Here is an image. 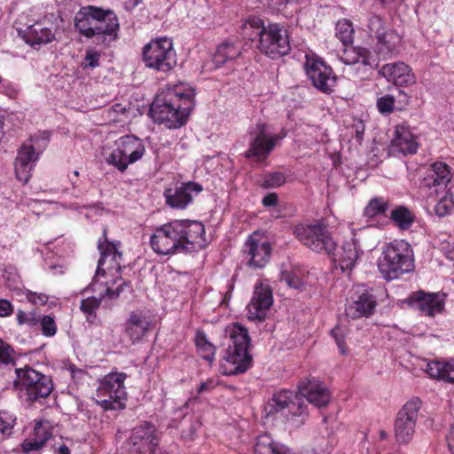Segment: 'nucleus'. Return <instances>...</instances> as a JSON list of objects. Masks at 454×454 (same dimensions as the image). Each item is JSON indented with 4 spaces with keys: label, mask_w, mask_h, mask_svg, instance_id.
Wrapping results in <instances>:
<instances>
[{
    "label": "nucleus",
    "mask_w": 454,
    "mask_h": 454,
    "mask_svg": "<svg viewBox=\"0 0 454 454\" xmlns=\"http://www.w3.org/2000/svg\"><path fill=\"white\" fill-rule=\"evenodd\" d=\"M194 90L179 84L168 88L158 95L153 102L150 112L155 121L168 129L182 127L194 107Z\"/></svg>",
    "instance_id": "obj_3"
},
{
    "label": "nucleus",
    "mask_w": 454,
    "mask_h": 454,
    "mask_svg": "<svg viewBox=\"0 0 454 454\" xmlns=\"http://www.w3.org/2000/svg\"><path fill=\"white\" fill-rule=\"evenodd\" d=\"M395 97L392 95H385L377 100V107L381 114H390L394 110Z\"/></svg>",
    "instance_id": "obj_49"
},
{
    "label": "nucleus",
    "mask_w": 454,
    "mask_h": 454,
    "mask_svg": "<svg viewBox=\"0 0 454 454\" xmlns=\"http://www.w3.org/2000/svg\"><path fill=\"white\" fill-rule=\"evenodd\" d=\"M401 42L400 35L393 29L376 39L375 51L384 59H389L398 52V46Z\"/></svg>",
    "instance_id": "obj_29"
},
{
    "label": "nucleus",
    "mask_w": 454,
    "mask_h": 454,
    "mask_svg": "<svg viewBox=\"0 0 454 454\" xmlns=\"http://www.w3.org/2000/svg\"><path fill=\"white\" fill-rule=\"evenodd\" d=\"M399 96L401 98H400L401 103H403V105H408L409 96L402 90H399Z\"/></svg>",
    "instance_id": "obj_63"
},
{
    "label": "nucleus",
    "mask_w": 454,
    "mask_h": 454,
    "mask_svg": "<svg viewBox=\"0 0 454 454\" xmlns=\"http://www.w3.org/2000/svg\"><path fill=\"white\" fill-rule=\"evenodd\" d=\"M215 384L214 380H208L206 382L200 383V385L198 388V393L201 394L206 391H210L213 388H215Z\"/></svg>",
    "instance_id": "obj_58"
},
{
    "label": "nucleus",
    "mask_w": 454,
    "mask_h": 454,
    "mask_svg": "<svg viewBox=\"0 0 454 454\" xmlns=\"http://www.w3.org/2000/svg\"><path fill=\"white\" fill-rule=\"evenodd\" d=\"M35 434L36 437L34 439H29L24 441V442L21 444L22 450L24 452L28 453L31 451L38 450H40L46 442L49 440L51 434L47 431H43V435L39 437V431L35 429Z\"/></svg>",
    "instance_id": "obj_42"
},
{
    "label": "nucleus",
    "mask_w": 454,
    "mask_h": 454,
    "mask_svg": "<svg viewBox=\"0 0 454 454\" xmlns=\"http://www.w3.org/2000/svg\"><path fill=\"white\" fill-rule=\"evenodd\" d=\"M294 234L311 251L331 255L333 260L339 263L343 272L351 270L363 254L360 240L356 237L345 241L340 248L337 250L336 242L328 229L322 224H299L294 227Z\"/></svg>",
    "instance_id": "obj_1"
},
{
    "label": "nucleus",
    "mask_w": 454,
    "mask_h": 454,
    "mask_svg": "<svg viewBox=\"0 0 454 454\" xmlns=\"http://www.w3.org/2000/svg\"><path fill=\"white\" fill-rule=\"evenodd\" d=\"M352 128L355 129L356 138L358 141H362L363 136L364 133V129H365L363 121L362 120H355L354 123L352 125Z\"/></svg>",
    "instance_id": "obj_56"
},
{
    "label": "nucleus",
    "mask_w": 454,
    "mask_h": 454,
    "mask_svg": "<svg viewBox=\"0 0 454 454\" xmlns=\"http://www.w3.org/2000/svg\"><path fill=\"white\" fill-rule=\"evenodd\" d=\"M55 32L56 29L52 26L47 27L42 21H36L25 29H18V34L33 48H40L54 41Z\"/></svg>",
    "instance_id": "obj_21"
},
{
    "label": "nucleus",
    "mask_w": 454,
    "mask_h": 454,
    "mask_svg": "<svg viewBox=\"0 0 454 454\" xmlns=\"http://www.w3.org/2000/svg\"><path fill=\"white\" fill-rule=\"evenodd\" d=\"M127 375L122 372H112L106 375L97 389V403L104 410H122L126 399L124 380Z\"/></svg>",
    "instance_id": "obj_9"
},
{
    "label": "nucleus",
    "mask_w": 454,
    "mask_h": 454,
    "mask_svg": "<svg viewBox=\"0 0 454 454\" xmlns=\"http://www.w3.org/2000/svg\"><path fill=\"white\" fill-rule=\"evenodd\" d=\"M98 249L101 253V256L98 262L97 270L93 278V283L90 284V289L95 292V285L96 279L98 276H105L106 270L103 268V265L106 263V260L110 258V262H114V266L117 270H121V264L119 260L121 259L122 254L117 250L115 244L107 241L106 237V229L103 230V237L98 239Z\"/></svg>",
    "instance_id": "obj_24"
},
{
    "label": "nucleus",
    "mask_w": 454,
    "mask_h": 454,
    "mask_svg": "<svg viewBox=\"0 0 454 454\" xmlns=\"http://www.w3.org/2000/svg\"><path fill=\"white\" fill-rule=\"evenodd\" d=\"M299 395L317 407L326 406L331 399L328 388L316 380H307L299 385Z\"/></svg>",
    "instance_id": "obj_25"
},
{
    "label": "nucleus",
    "mask_w": 454,
    "mask_h": 454,
    "mask_svg": "<svg viewBox=\"0 0 454 454\" xmlns=\"http://www.w3.org/2000/svg\"><path fill=\"white\" fill-rule=\"evenodd\" d=\"M446 254L450 260L454 261V242L452 245H450L449 247L447 248Z\"/></svg>",
    "instance_id": "obj_62"
},
{
    "label": "nucleus",
    "mask_w": 454,
    "mask_h": 454,
    "mask_svg": "<svg viewBox=\"0 0 454 454\" xmlns=\"http://www.w3.org/2000/svg\"><path fill=\"white\" fill-rule=\"evenodd\" d=\"M280 413L287 420H293L296 426L304 423L309 416L307 405L298 393L283 389L275 393L267 406L268 415Z\"/></svg>",
    "instance_id": "obj_7"
},
{
    "label": "nucleus",
    "mask_w": 454,
    "mask_h": 454,
    "mask_svg": "<svg viewBox=\"0 0 454 454\" xmlns=\"http://www.w3.org/2000/svg\"><path fill=\"white\" fill-rule=\"evenodd\" d=\"M388 202L383 198H374L369 201L364 208V215L368 217H373L385 214L388 209Z\"/></svg>",
    "instance_id": "obj_41"
},
{
    "label": "nucleus",
    "mask_w": 454,
    "mask_h": 454,
    "mask_svg": "<svg viewBox=\"0 0 454 454\" xmlns=\"http://www.w3.org/2000/svg\"><path fill=\"white\" fill-rule=\"evenodd\" d=\"M26 295L27 300L34 304H45L48 301V296L44 294L27 291Z\"/></svg>",
    "instance_id": "obj_52"
},
{
    "label": "nucleus",
    "mask_w": 454,
    "mask_h": 454,
    "mask_svg": "<svg viewBox=\"0 0 454 454\" xmlns=\"http://www.w3.org/2000/svg\"><path fill=\"white\" fill-rule=\"evenodd\" d=\"M441 193H444V195L434 206V212L438 216L443 217L451 212L454 202L452 197L449 195L448 191L441 192Z\"/></svg>",
    "instance_id": "obj_44"
},
{
    "label": "nucleus",
    "mask_w": 454,
    "mask_h": 454,
    "mask_svg": "<svg viewBox=\"0 0 454 454\" xmlns=\"http://www.w3.org/2000/svg\"><path fill=\"white\" fill-rule=\"evenodd\" d=\"M395 137L391 143L393 152L402 153L403 154L415 153L418 144L413 135L405 128L398 127L395 132Z\"/></svg>",
    "instance_id": "obj_30"
},
{
    "label": "nucleus",
    "mask_w": 454,
    "mask_h": 454,
    "mask_svg": "<svg viewBox=\"0 0 454 454\" xmlns=\"http://www.w3.org/2000/svg\"><path fill=\"white\" fill-rule=\"evenodd\" d=\"M204 225L199 221L174 220L156 228L150 238L153 250L163 255L202 247Z\"/></svg>",
    "instance_id": "obj_2"
},
{
    "label": "nucleus",
    "mask_w": 454,
    "mask_h": 454,
    "mask_svg": "<svg viewBox=\"0 0 454 454\" xmlns=\"http://www.w3.org/2000/svg\"><path fill=\"white\" fill-rule=\"evenodd\" d=\"M270 242L262 240L254 233L249 236L245 245L247 264L253 269H262L269 262L271 255Z\"/></svg>",
    "instance_id": "obj_18"
},
{
    "label": "nucleus",
    "mask_w": 454,
    "mask_h": 454,
    "mask_svg": "<svg viewBox=\"0 0 454 454\" xmlns=\"http://www.w3.org/2000/svg\"><path fill=\"white\" fill-rule=\"evenodd\" d=\"M15 373L17 378L13 380V386L17 389L25 390L28 401L46 398L53 390L51 379L30 366L17 368Z\"/></svg>",
    "instance_id": "obj_8"
},
{
    "label": "nucleus",
    "mask_w": 454,
    "mask_h": 454,
    "mask_svg": "<svg viewBox=\"0 0 454 454\" xmlns=\"http://www.w3.org/2000/svg\"><path fill=\"white\" fill-rule=\"evenodd\" d=\"M201 191V184L195 182H187L181 184L175 190L167 189L164 195L169 207L184 209L192 201L193 197L197 196Z\"/></svg>",
    "instance_id": "obj_20"
},
{
    "label": "nucleus",
    "mask_w": 454,
    "mask_h": 454,
    "mask_svg": "<svg viewBox=\"0 0 454 454\" xmlns=\"http://www.w3.org/2000/svg\"><path fill=\"white\" fill-rule=\"evenodd\" d=\"M336 37L343 43V45L349 44L353 42L354 29L351 22L344 20L337 22L336 24Z\"/></svg>",
    "instance_id": "obj_38"
},
{
    "label": "nucleus",
    "mask_w": 454,
    "mask_h": 454,
    "mask_svg": "<svg viewBox=\"0 0 454 454\" xmlns=\"http://www.w3.org/2000/svg\"><path fill=\"white\" fill-rule=\"evenodd\" d=\"M306 74L312 84L324 93L329 94L336 84V76L332 68L316 55H306L304 63Z\"/></svg>",
    "instance_id": "obj_12"
},
{
    "label": "nucleus",
    "mask_w": 454,
    "mask_h": 454,
    "mask_svg": "<svg viewBox=\"0 0 454 454\" xmlns=\"http://www.w3.org/2000/svg\"><path fill=\"white\" fill-rule=\"evenodd\" d=\"M101 301L102 297H88L82 301L80 309L84 314L87 315V320L89 322H93V320L96 318V310L99 308Z\"/></svg>",
    "instance_id": "obj_40"
},
{
    "label": "nucleus",
    "mask_w": 454,
    "mask_h": 454,
    "mask_svg": "<svg viewBox=\"0 0 454 454\" xmlns=\"http://www.w3.org/2000/svg\"><path fill=\"white\" fill-rule=\"evenodd\" d=\"M13 311V307L12 303L4 299L0 300V317H7L10 316Z\"/></svg>",
    "instance_id": "obj_55"
},
{
    "label": "nucleus",
    "mask_w": 454,
    "mask_h": 454,
    "mask_svg": "<svg viewBox=\"0 0 454 454\" xmlns=\"http://www.w3.org/2000/svg\"><path fill=\"white\" fill-rule=\"evenodd\" d=\"M37 159L38 154L32 145H24L20 147L15 160V174L20 181L27 183L29 180Z\"/></svg>",
    "instance_id": "obj_27"
},
{
    "label": "nucleus",
    "mask_w": 454,
    "mask_h": 454,
    "mask_svg": "<svg viewBox=\"0 0 454 454\" xmlns=\"http://www.w3.org/2000/svg\"><path fill=\"white\" fill-rule=\"evenodd\" d=\"M254 454H282L283 445L275 442L268 434L259 435L254 444Z\"/></svg>",
    "instance_id": "obj_36"
},
{
    "label": "nucleus",
    "mask_w": 454,
    "mask_h": 454,
    "mask_svg": "<svg viewBox=\"0 0 454 454\" xmlns=\"http://www.w3.org/2000/svg\"><path fill=\"white\" fill-rule=\"evenodd\" d=\"M14 364L13 349L0 340V366Z\"/></svg>",
    "instance_id": "obj_48"
},
{
    "label": "nucleus",
    "mask_w": 454,
    "mask_h": 454,
    "mask_svg": "<svg viewBox=\"0 0 454 454\" xmlns=\"http://www.w3.org/2000/svg\"><path fill=\"white\" fill-rule=\"evenodd\" d=\"M59 454H70V450L68 447H67L66 445H62L59 449Z\"/></svg>",
    "instance_id": "obj_64"
},
{
    "label": "nucleus",
    "mask_w": 454,
    "mask_h": 454,
    "mask_svg": "<svg viewBox=\"0 0 454 454\" xmlns=\"http://www.w3.org/2000/svg\"><path fill=\"white\" fill-rule=\"evenodd\" d=\"M43 335L45 337H52L57 333V325L51 316H40L39 323Z\"/></svg>",
    "instance_id": "obj_45"
},
{
    "label": "nucleus",
    "mask_w": 454,
    "mask_h": 454,
    "mask_svg": "<svg viewBox=\"0 0 454 454\" xmlns=\"http://www.w3.org/2000/svg\"><path fill=\"white\" fill-rule=\"evenodd\" d=\"M282 280L285 281L288 286L294 289H300L303 286L301 278L295 275L286 274L283 277Z\"/></svg>",
    "instance_id": "obj_50"
},
{
    "label": "nucleus",
    "mask_w": 454,
    "mask_h": 454,
    "mask_svg": "<svg viewBox=\"0 0 454 454\" xmlns=\"http://www.w3.org/2000/svg\"><path fill=\"white\" fill-rule=\"evenodd\" d=\"M16 418L6 411H0V432L11 434Z\"/></svg>",
    "instance_id": "obj_46"
},
{
    "label": "nucleus",
    "mask_w": 454,
    "mask_h": 454,
    "mask_svg": "<svg viewBox=\"0 0 454 454\" xmlns=\"http://www.w3.org/2000/svg\"><path fill=\"white\" fill-rule=\"evenodd\" d=\"M225 338L229 340L228 348L221 364L223 373L235 375L244 373L252 364V356L248 353L250 337L247 330L239 324L228 325Z\"/></svg>",
    "instance_id": "obj_5"
},
{
    "label": "nucleus",
    "mask_w": 454,
    "mask_h": 454,
    "mask_svg": "<svg viewBox=\"0 0 454 454\" xmlns=\"http://www.w3.org/2000/svg\"><path fill=\"white\" fill-rule=\"evenodd\" d=\"M420 404L419 399H412L398 411L395 423V435L397 442L406 443L412 439Z\"/></svg>",
    "instance_id": "obj_14"
},
{
    "label": "nucleus",
    "mask_w": 454,
    "mask_h": 454,
    "mask_svg": "<svg viewBox=\"0 0 454 454\" xmlns=\"http://www.w3.org/2000/svg\"><path fill=\"white\" fill-rule=\"evenodd\" d=\"M286 181V176L281 172H269L264 174L261 186L265 189L278 188Z\"/></svg>",
    "instance_id": "obj_43"
},
{
    "label": "nucleus",
    "mask_w": 454,
    "mask_h": 454,
    "mask_svg": "<svg viewBox=\"0 0 454 454\" xmlns=\"http://www.w3.org/2000/svg\"><path fill=\"white\" fill-rule=\"evenodd\" d=\"M407 304L422 315L434 317L444 309L445 294L427 293L423 290L413 292L406 299Z\"/></svg>",
    "instance_id": "obj_16"
},
{
    "label": "nucleus",
    "mask_w": 454,
    "mask_h": 454,
    "mask_svg": "<svg viewBox=\"0 0 454 454\" xmlns=\"http://www.w3.org/2000/svg\"><path fill=\"white\" fill-rule=\"evenodd\" d=\"M367 27L370 37L375 40L391 30L387 27L385 20L379 15H372L368 20Z\"/></svg>",
    "instance_id": "obj_37"
},
{
    "label": "nucleus",
    "mask_w": 454,
    "mask_h": 454,
    "mask_svg": "<svg viewBox=\"0 0 454 454\" xmlns=\"http://www.w3.org/2000/svg\"><path fill=\"white\" fill-rule=\"evenodd\" d=\"M241 43L239 42L231 43L225 41L216 49L214 55V62L216 66H221L229 60H234L241 54Z\"/></svg>",
    "instance_id": "obj_34"
},
{
    "label": "nucleus",
    "mask_w": 454,
    "mask_h": 454,
    "mask_svg": "<svg viewBox=\"0 0 454 454\" xmlns=\"http://www.w3.org/2000/svg\"><path fill=\"white\" fill-rule=\"evenodd\" d=\"M127 285V282L124 281L121 285H120L115 290H113L110 286H107L105 289L104 294L100 297L107 296L110 299H116L120 296L121 293L123 291V286Z\"/></svg>",
    "instance_id": "obj_54"
},
{
    "label": "nucleus",
    "mask_w": 454,
    "mask_h": 454,
    "mask_svg": "<svg viewBox=\"0 0 454 454\" xmlns=\"http://www.w3.org/2000/svg\"><path fill=\"white\" fill-rule=\"evenodd\" d=\"M157 445L158 438L155 428L150 423H145L135 427L125 442V446L129 451L142 454H153Z\"/></svg>",
    "instance_id": "obj_15"
},
{
    "label": "nucleus",
    "mask_w": 454,
    "mask_h": 454,
    "mask_svg": "<svg viewBox=\"0 0 454 454\" xmlns=\"http://www.w3.org/2000/svg\"><path fill=\"white\" fill-rule=\"evenodd\" d=\"M378 268L387 280L398 278L413 269L409 245L403 241L387 244L378 260Z\"/></svg>",
    "instance_id": "obj_6"
},
{
    "label": "nucleus",
    "mask_w": 454,
    "mask_h": 454,
    "mask_svg": "<svg viewBox=\"0 0 454 454\" xmlns=\"http://www.w3.org/2000/svg\"><path fill=\"white\" fill-rule=\"evenodd\" d=\"M40 315L35 311L25 312L23 310H18L17 312V322L20 325H27L29 326H35L39 323Z\"/></svg>",
    "instance_id": "obj_47"
},
{
    "label": "nucleus",
    "mask_w": 454,
    "mask_h": 454,
    "mask_svg": "<svg viewBox=\"0 0 454 454\" xmlns=\"http://www.w3.org/2000/svg\"><path fill=\"white\" fill-rule=\"evenodd\" d=\"M115 145L116 148L106 157V162L121 172L139 160L145 153L143 140L133 135L120 137Z\"/></svg>",
    "instance_id": "obj_11"
},
{
    "label": "nucleus",
    "mask_w": 454,
    "mask_h": 454,
    "mask_svg": "<svg viewBox=\"0 0 454 454\" xmlns=\"http://www.w3.org/2000/svg\"><path fill=\"white\" fill-rule=\"evenodd\" d=\"M243 33L252 41L256 39L257 48L271 59L286 55L291 50L287 31L278 24L265 27L262 20L253 18L244 25Z\"/></svg>",
    "instance_id": "obj_4"
},
{
    "label": "nucleus",
    "mask_w": 454,
    "mask_h": 454,
    "mask_svg": "<svg viewBox=\"0 0 454 454\" xmlns=\"http://www.w3.org/2000/svg\"><path fill=\"white\" fill-rule=\"evenodd\" d=\"M331 333L336 341L338 348H340V353L345 354L346 347H345L344 337L341 333V330L339 327H335L334 329L332 330Z\"/></svg>",
    "instance_id": "obj_51"
},
{
    "label": "nucleus",
    "mask_w": 454,
    "mask_h": 454,
    "mask_svg": "<svg viewBox=\"0 0 454 454\" xmlns=\"http://www.w3.org/2000/svg\"><path fill=\"white\" fill-rule=\"evenodd\" d=\"M195 343L201 353V357L207 361L212 362L215 356V347L209 343L204 333H198L195 338Z\"/></svg>",
    "instance_id": "obj_39"
},
{
    "label": "nucleus",
    "mask_w": 454,
    "mask_h": 454,
    "mask_svg": "<svg viewBox=\"0 0 454 454\" xmlns=\"http://www.w3.org/2000/svg\"><path fill=\"white\" fill-rule=\"evenodd\" d=\"M344 49L340 56V60L346 65L361 63L364 66H372L371 52L363 47H355L351 44L343 45Z\"/></svg>",
    "instance_id": "obj_31"
},
{
    "label": "nucleus",
    "mask_w": 454,
    "mask_h": 454,
    "mask_svg": "<svg viewBox=\"0 0 454 454\" xmlns=\"http://www.w3.org/2000/svg\"><path fill=\"white\" fill-rule=\"evenodd\" d=\"M97 26L100 27V30L95 32V36L109 35L113 40L116 39L120 25L118 18L113 11L103 9V17H98Z\"/></svg>",
    "instance_id": "obj_32"
},
{
    "label": "nucleus",
    "mask_w": 454,
    "mask_h": 454,
    "mask_svg": "<svg viewBox=\"0 0 454 454\" xmlns=\"http://www.w3.org/2000/svg\"><path fill=\"white\" fill-rule=\"evenodd\" d=\"M100 55L98 52L88 51L85 56V66L90 67H96L99 66Z\"/></svg>",
    "instance_id": "obj_53"
},
{
    "label": "nucleus",
    "mask_w": 454,
    "mask_h": 454,
    "mask_svg": "<svg viewBox=\"0 0 454 454\" xmlns=\"http://www.w3.org/2000/svg\"><path fill=\"white\" fill-rule=\"evenodd\" d=\"M273 303L272 291L267 285L257 284L253 298L247 305V317L250 320H262Z\"/></svg>",
    "instance_id": "obj_19"
},
{
    "label": "nucleus",
    "mask_w": 454,
    "mask_h": 454,
    "mask_svg": "<svg viewBox=\"0 0 454 454\" xmlns=\"http://www.w3.org/2000/svg\"><path fill=\"white\" fill-rule=\"evenodd\" d=\"M143 59L147 67L167 73L176 65V55L170 38L153 40L143 49Z\"/></svg>",
    "instance_id": "obj_10"
},
{
    "label": "nucleus",
    "mask_w": 454,
    "mask_h": 454,
    "mask_svg": "<svg viewBox=\"0 0 454 454\" xmlns=\"http://www.w3.org/2000/svg\"><path fill=\"white\" fill-rule=\"evenodd\" d=\"M278 202V196L276 192H270L269 194H267L263 199H262V205L264 207H273V206H276Z\"/></svg>",
    "instance_id": "obj_57"
},
{
    "label": "nucleus",
    "mask_w": 454,
    "mask_h": 454,
    "mask_svg": "<svg viewBox=\"0 0 454 454\" xmlns=\"http://www.w3.org/2000/svg\"><path fill=\"white\" fill-rule=\"evenodd\" d=\"M150 328V322L142 311H133L125 323V332L132 342L139 341Z\"/></svg>",
    "instance_id": "obj_28"
},
{
    "label": "nucleus",
    "mask_w": 454,
    "mask_h": 454,
    "mask_svg": "<svg viewBox=\"0 0 454 454\" xmlns=\"http://www.w3.org/2000/svg\"><path fill=\"white\" fill-rule=\"evenodd\" d=\"M426 371L431 378L454 383V362L431 361Z\"/></svg>",
    "instance_id": "obj_33"
},
{
    "label": "nucleus",
    "mask_w": 454,
    "mask_h": 454,
    "mask_svg": "<svg viewBox=\"0 0 454 454\" xmlns=\"http://www.w3.org/2000/svg\"><path fill=\"white\" fill-rule=\"evenodd\" d=\"M286 137L282 135L269 136L266 133V125L258 123L256 125V136L251 141L249 149L245 153L246 158H257L258 160H264L276 145V143Z\"/></svg>",
    "instance_id": "obj_17"
},
{
    "label": "nucleus",
    "mask_w": 454,
    "mask_h": 454,
    "mask_svg": "<svg viewBox=\"0 0 454 454\" xmlns=\"http://www.w3.org/2000/svg\"><path fill=\"white\" fill-rule=\"evenodd\" d=\"M375 307L376 299L372 291L365 286L359 285L352 288L345 312L352 319L368 317L373 314Z\"/></svg>",
    "instance_id": "obj_13"
},
{
    "label": "nucleus",
    "mask_w": 454,
    "mask_h": 454,
    "mask_svg": "<svg viewBox=\"0 0 454 454\" xmlns=\"http://www.w3.org/2000/svg\"><path fill=\"white\" fill-rule=\"evenodd\" d=\"M452 178L451 168L444 162L437 161L432 164L430 173L424 179V185L434 190L436 195L447 191V185Z\"/></svg>",
    "instance_id": "obj_26"
},
{
    "label": "nucleus",
    "mask_w": 454,
    "mask_h": 454,
    "mask_svg": "<svg viewBox=\"0 0 454 454\" xmlns=\"http://www.w3.org/2000/svg\"><path fill=\"white\" fill-rule=\"evenodd\" d=\"M446 439L450 451L454 454V433H449Z\"/></svg>",
    "instance_id": "obj_61"
},
{
    "label": "nucleus",
    "mask_w": 454,
    "mask_h": 454,
    "mask_svg": "<svg viewBox=\"0 0 454 454\" xmlns=\"http://www.w3.org/2000/svg\"><path fill=\"white\" fill-rule=\"evenodd\" d=\"M389 218L396 227L404 231L411 228L415 215L408 207L398 206L391 211Z\"/></svg>",
    "instance_id": "obj_35"
},
{
    "label": "nucleus",
    "mask_w": 454,
    "mask_h": 454,
    "mask_svg": "<svg viewBox=\"0 0 454 454\" xmlns=\"http://www.w3.org/2000/svg\"><path fill=\"white\" fill-rule=\"evenodd\" d=\"M127 112V108L123 106L121 104H114L112 106V107L108 110L109 114H124Z\"/></svg>",
    "instance_id": "obj_59"
},
{
    "label": "nucleus",
    "mask_w": 454,
    "mask_h": 454,
    "mask_svg": "<svg viewBox=\"0 0 454 454\" xmlns=\"http://www.w3.org/2000/svg\"><path fill=\"white\" fill-rule=\"evenodd\" d=\"M69 371H70L73 378L81 377L85 373V372L83 370L79 369V368L75 367L74 365H70Z\"/></svg>",
    "instance_id": "obj_60"
},
{
    "label": "nucleus",
    "mask_w": 454,
    "mask_h": 454,
    "mask_svg": "<svg viewBox=\"0 0 454 454\" xmlns=\"http://www.w3.org/2000/svg\"><path fill=\"white\" fill-rule=\"evenodd\" d=\"M98 17H103L102 8L93 5L82 7L74 17V27L83 36L92 38L95 32L100 30L97 26Z\"/></svg>",
    "instance_id": "obj_22"
},
{
    "label": "nucleus",
    "mask_w": 454,
    "mask_h": 454,
    "mask_svg": "<svg viewBox=\"0 0 454 454\" xmlns=\"http://www.w3.org/2000/svg\"><path fill=\"white\" fill-rule=\"evenodd\" d=\"M379 73L396 86H411L415 84L417 81L412 69L402 61L385 64Z\"/></svg>",
    "instance_id": "obj_23"
}]
</instances>
